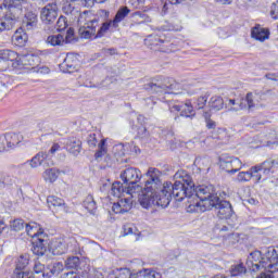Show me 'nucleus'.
Returning a JSON list of instances; mask_svg holds the SVG:
<instances>
[{
    "label": "nucleus",
    "mask_w": 278,
    "mask_h": 278,
    "mask_svg": "<svg viewBox=\"0 0 278 278\" xmlns=\"http://www.w3.org/2000/svg\"><path fill=\"white\" fill-rule=\"evenodd\" d=\"M269 35L270 33H268L267 29L262 28V26H255L251 33L252 38H254L255 40H260L261 42H264V40H268Z\"/></svg>",
    "instance_id": "nucleus-25"
},
{
    "label": "nucleus",
    "mask_w": 278,
    "mask_h": 278,
    "mask_svg": "<svg viewBox=\"0 0 278 278\" xmlns=\"http://www.w3.org/2000/svg\"><path fill=\"white\" fill-rule=\"evenodd\" d=\"M148 179L144 185V193L139 198L140 205L146 210L151 205L157 207H168L172 199L182 201L184 199H199V189L204 185L194 186L192 176L186 172H177L175 174V182H165L162 187V173L155 167H150L147 172Z\"/></svg>",
    "instance_id": "nucleus-1"
},
{
    "label": "nucleus",
    "mask_w": 278,
    "mask_h": 278,
    "mask_svg": "<svg viewBox=\"0 0 278 278\" xmlns=\"http://www.w3.org/2000/svg\"><path fill=\"white\" fill-rule=\"evenodd\" d=\"M62 270H64V264L58 262L54 263L53 267L51 269H49L50 273H52V277L53 275H60V273H62Z\"/></svg>",
    "instance_id": "nucleus-53"
},
{
    "label": "nucleus",
    "mask_w": 278,
    "mask_h": 278,
    "mask_svg": "<svg viewBox=\"0 0 278 278\" xmlns=\"http://www.w3.org/2000/svg\"><path fill=\"white\" fill-rule=\"evenodd\" d=\"M0 59L4 64H8V62H14V60H18V53L12 51V50H0Z\"/></svg>",
    "instance_id": "nucleus-30"
},
{
    "label": "nucleus",
    "mask_w": 278,
    "mask_h": 278,
    "mask_svg": "<svg viewBox=\"0 0 278 278\" xmlns=\"http://www.w3.org/2000/svg\"><path fill=\"white\" fill-rule=\"evenodd\" d=\"M62 12L68 16L72 23H77L79 26L78 33L81 38L88 39L92 37H86V33L90 31L92 27H90V21H92V13L85 11L81 13L79 8L75 7L73 2H64L62 5Z\"/></svg>",
    "instance_id": "nucleus-4"
},
{
    "label": "nucleus",
    "mask_w": 278,
    "mask_h": 278,
    "mask_svg": "<svg viewBox=\"0 0 278 278\" xmlns=\"http://www.w3.org/2000/svg\"><path fill=\"white\" fill-rule=\"evenodd\" d=\"M121 179L124 181V184H127V190L126 194H136V192H141L139 194V199L144 194V188L142 190V187L138 185V181L142 179V172L136 167H127L121 173Z\"/></svg>",
    "instance_id": "nucleus-7"
},
{
    "label": "nucleus",
    "mask_w": 278,
    "mask_h": 278,
    "mask_svg": "<svg viewBox=\"0 0 278 278\" xmlns=\"http://www.w3.org/2000/svg\"><path fill=\"white\" fill-rule=\"evenodd\" d=\"M130 18H132V23H138V25H142V23H151V17L140 11L131 13Z\"/></svg>",
    "instance_id": "nucleus-27"
},
{
    "label": "nucleus",
    "mask_w": 278,
    "mask_h": 278,
    "mask_svg": "<svg viewBox=\"0 0 278 278\" xmlns=\"http://www.w3.org/2000/svg\"><path fill=\"white\" fill-rule=\"evenodd\" d=\"M226 240L231 242V244H236L240 240V236L238 233L230 232L226 236Z\"/></svg>",
    "instance_id": "nucleus-57"
},
{
    "label": "nucleus",
    "mask_w": 278,
    "mask_h": 278,
    "mask_svg": "<svg viewBox=\"0 0 278 278\" xmlns=\"http://www.w3.org/2000/svg\"><path fill=\"white\" fill-rule=\"evenodd\" d=\"M27 34L23 29L16 30L12 36V42L15 47H25L27 45Z\"/></svg>",
    "instance_id": "nucleus-24"
},
{
    "label": "nucleus",
    "mask_w": 278,
    "mask_h": 278,
    "mask_svg": "<svg viewBox=\"0 0 278 278\" xmlns=\"http://www.w3.org/2000/svg\"><path fill=\"white\" fill-rule=\"evenodd\" d=\"M75 41V29L68 28L66 31V36L64 38V42L71 43Z\"/></svg>",
    "instance_id": "nucleus-56"
},
{
    "label": "nucleus",
    "mask_w": 278,
    "mask_h": 278,
    "mask_svg": "<svg viewBox=\"0 0 278 278\" xmlns=\"http://www.w3.org/2000/svg\"><path fill=\"white\" fill-rule=\"evenodd\" d=\"M124 236H140V231H138L136 226L127 224L124 226Z\"/></svg>",
    "instance_id": "nucleus-44"
},
{
    "label": "nucleus",
    "mask_w": 278,
    "mask_h": 278,
    "mask_svg": "<svg viewBox=\"0 0 278 278\" xmlns=\"http://www.w3.org/2000/svg\"><path fill=\"white\" fill-rule=\"evenodd\" d=\"M43 237L45 236L37 237L31 240L30 251L34 255H38L39 257H42V255L47 253V240H45Z\"/></svg>",
    "instance_id": "nucleus-12"
},
{
    "label": "nucleus",
    "mask_w": 278,
    "mask_h": 278,
    "mask_svg": "<svg viewBox=\"0 0 278 278\" xmlns=\"http://www.w3.org/2000/svg\"><path fill=\"white\" fill-rule=\"evenodd\" d=\"M180 89L181 85L170 78H164L162 76H159L151 83L144 85V90L152 94H182L184 92L179 91Z\"/></svg>",
    "instance_id": "nucleus-6"
},
{
    "label": "nucleus",
    "mask_w": 278,
    "mask_h": 278,
    "mask_svg": "<svg viewBox=\"0 0 278 278\" xmlns=\"http://www.w3.org/2000/svg\"><path fill=\"white\" fill-rule=\"evenodd\" d=\"M27 266H29V256L27 254L21 255L16 261L14 270H25Z\"/></svg>",
    "instance_id": "nucleus-38"
},
{
    "label": "nucleus",
    "mask_w": 278,
    "mask_h": 278,
    "mask_svg": "<svg viewBox=\"0 0 278 278\" xmlns=\"http://www.w3.org/2000/svg\"><path fill=\"white\" fill-rule=\"evenodd\" d=\"M40 18L43 25H55L58 21V4L48 3L40 11Z\"/></svg>",
    "instance_id": "nucleus-10"
},
{
    "label": "nucleus",
    "mask_w": 278,
    "mask_h": 278,
    "mask_svg": "<svg viewBox=\"0 0 278 278\" xmlns=\"http://www.w3.org/2000/svg\"><path fill=\"white\" fill-rule=\"evenodd\" d=\"M253 110L255 108L254 97L253 93L249 92L247 93L245 99H242L239 101V108H233V110Z\"/></svg>",
    "instance_id": "nucleus-23"
},
{
    "label": "nucleus",
    "mask_w": 278,
    "mask_h": 278,
    "mask_svg": "<svg viewBox=\"0 0 278 278\" xmlns=\"http://www.w3.org/2000/svg\"><path fill=\"white\" fill-rule=\"evenodd\" d=\"M102 53L103 55H117L118 50H116V48H103Z\"/></svg>",
    "instance_id": "nucleus-60"
},
{
    "label": "nucleus",
    "mask_w": 278,
    "mask_h": 278,
    "mask_svg": "<svg viewBox=\"0 0 278 278\" xmlns=\"http://www.w3.org/2000/svg\"><path fill=\"white\" fill-rule=\"evenodd\" d=\"M167 108L172 114H179V116H185V118H190V115L193 116L194 106L191 102L184 104H177L175 100L167 101Z\"/></svg>",
    "instance_id": "nucleus-8"
},
{
    "label": "nucleus",
    "mask_w": 278,
    "mask_h": 278,
    "mask_svg": "<svg viewBox=\"0 0 278 278\" xmlns=\"http://www.w3.org/2000/svg\"><path fill=\"white\" fill-rule=\"evenodd\" d=\"M203 116H204V118H205V121H206V127H207V129H216V122H214V121L211 119V118H212V113L205 111V112L203 113Z\"/></svg>",
    "instance_id": "nucleus-49"
},
{
    "label": "nucleus",
    "mask_w": 278,
    "mask_h": 278,
    "mask_svg": "<svg viewBox=\"0 0 278 278\" xmlns=\"http://www.w3.org/2000/svg\"><path fill=\"white\" fill-rule=\"evenodd\" d=\"M3 151H10L8 149V141L5 139V135H0V153Z\"/></svg>",
    "instance_id": "nucleus-58"
},
{
    "label": "nucleus",
    "mask_w": 278,
    "mask_h": 278,
    "mask_svg": "<svg viewBox=\"0 0 278 278\" xmlns=\"http://www.w3.org/2000/svg\"><path fill=\"white\" fill-rule=\"evenodd\" d=\"M65 149L66 151L72 153V155H79V153H81V140L75 137L67 139V142L65 143Z\"/></svg>",
    "instance_id": "nucleus-18"
},
{
    "label": "nucleus",
    "mask_w": 278,
    "mask_h": 278,
    "mask_svg": "<svg viewBox=\"0 0 278 278\" xmlns=\"http://www.w3.org/2000/svg\"><path fill=\"white\" fill-rule=\"evenodd\" d=\"M50 249L52 251V255H64V253L73 251L71 245L66 244V241H64V239H56L52 241Z\"/></svg>",
    "instance_id": "nucleus-14"
},
{
    "label": "nucleus",
    "mask_w": 278,
    "mask_h": 278,
    "mask_svg": "<svg viewBox=\"0 0 278 278\" xmlns=\"http://www.w3.org/2000/svg\"><path fill=\"white\" fill-rule=\"evenodd\" d=\"M132 205L134 200H131V198H122L118 200L117 203L113 204L112 210L114 214H126V212H129V210H131Z\"/></svg>",
    "instance_id": "nucleus-13"
},
{
    "label": "nucleus",
    "mask_w": 278,
    "mask_h": 278,
    "mask_svg": "<svg viewBox=\"0 0 278 278\" xmlns=\"http://www.w3.org/2000/svg\"><path fill=\"white\" fill-rule=\"evenodd\" d=\"M123 192H125V189H123V184H121L119 181H115L112 184L111 194L113 197H117V199H121V194H123Z\"/></svg>",
    "instance_id": "nucleus-40"
},
{
    "label": "nucleus",
    "mask_w": 278,
    "mask_h": 278,
    "mask_svg": "<svg viewBox=\"0 0 278 278\" xmlns=\"http://www.w3.org/2000/svg\"><path fill=\"white\" fill-rule=\"evenodd\" d=\"M131 13L128 7H122L116 12L113 20L110 18V11L99 10L96 15H92V20H89L91 27L90 31L85 33L86 38H103L108 34L109 29H118V24L123 23L127 16Z\"/></svg>",
    "instance_id": "nucleus-3"
},
{
    "label": "nucleus",
    "mask_w": 278,
    "mask_h": 278,
    "mask_svg": "<svg viewBox=\"0 0 278 278\" xmlns=\"http://www.w3.org/2000/svg\"><path fill=\"white\" fill-rule=\"evenodd\" d=\"M210 112H220L225 108V100L220 96H213L208 101Z\"/></svg>",
    "instance_id": "nucleus-22"
},
{
    "label": "nucleus",
    "mask_w": 278,
    "mask_h": 278,
    "mask_svg": "<svg viewBox=\"0 0 278 278\" xmlns=\"http://www.w3.org/2000/svg\"><path fill=\"white\" fill-rule=\"evenodd\" d=\"M270 16L275 21H278V1L274 2L270 10Z\"/></svg>",
    "instance_id": "nucleus-59"
},
{
    "label": "nucleus",
    "mask_w": 278,
    "mask_h": 278,
    "mask_svg": "<svg viewBox=\"0 0 278 278\" xmlns=\"http://www.w3.org/2000/svg\"><path fill=\"white\" fill-rule=\"evenodd\" d=\"M81 264L79 256H70L65 261V268L77 270Z\"/></svg>",
    "instance_id": "nucleus-37"
},
{
    "label": "nucleus",
    "mask_w": 278,
    "mask_h": 278,
    "mask_svg": "<svg viewBox=\"0 0 278 278\" xmlns=\"http://www.w3.org/2000/svg\"><path fill=\"white\" fill-rule=\"evenodd\" d=\"M47 203L50 210H55L56 207H62L65 205L64 200L55 195H49L47 198Z\"/></svg>",
    "instance_id": "nucleus-32"
},
{
    "label": "nucleus",
    "mask_w": 278,
    "mask_h": 278,
    "mask_svg": "<svg viewBox=\"0 0 278 278\" xmlns=\"http://www.w3.org/2000/svg\"><path fill=\"white\" fill-rule=\"evenodd\" d=\"M22 25L28 31L31 29H36L38 27V14L33 11L26 12Z\"/></svg>",
    "instance_id": "nucleus-16"
},
{
    "label": "nucleus",
    "mask_w": 278,
    "mask_h": 278,
    "mask_svg": "<svg viewBox=\"0 0 278 278\" xmlns=\"http://www.w3.org/2000/svg\"><path fill=\"white\" fill-rule=\"evenodd\" d=\"M198 202L189 204L188 212H197L199 214L215 207L217 216L222 220L225 218H231L233 215L231 203L227 200H222L216 194V188H214V185H203L198 188Z\"/></svg>",
    "instance_id": "nucleus-2"
},
{
    "label": "nucleus",
    "mask_w": 278,
    "mask_h": 278,
    "mask_svg": "<svg viewBox=\"0 0 278 278\" xmlns=\"http://www.w3.org/2000/svg\"><path fill=\"white\" fill-rule=\"evenodd\" d=\"M111 84H114V77H106L100 85H91L90 88H109Z\"/></svg>",
    "instance_id": "nucleus-52"
},
{
    "label": "nucleus",
    "mask_w": 278,
    "mask_h": 278,
    "mask_svg": "<svg viewBox=\"0 0 278 278\" xmlns=\"http://www.w3.org/2000/svg\"><path fill=\"white\" fill-rule=\"evenodd\" d=\"M269 263V266L278 264V247H269L263 251H254L250 253L247 261V266L253 273L260 270L262 267H266V264Z\"/></svg>",
    "instance_id": "nucleus-5"
},
{
    "label": "nucleus",
    "mask_w": 278,
    "mask_h": 278,
    "mask_svg": "<svg viewBox=\"0 0 278 278\" xmlns=\"http://www.w3.org/2000/svg\"><path fill=\"white\" fill-rule=\"evenodd\" d=\"M45 181H49L50 184H53L58 180V177H60V170L56 168H48L43 172L42 175Z\"/></svg>",
    "instance_id": "nucleus-29"
},
{
    "label": "nucleus",
    "mask_w": 278,
    "mask_h": 278,
    "mask_svg": "<svg viewBox=\"0 0 278 278\" xmlns=\"http://www.w3.org/2000/svg\"><path fill=\"white\" fill-rule=\"evenodd\" d=\"M263 175H264L263 170H261L257 165L252 166L250 168V177L251 179H254L255 184H260V181H262Z\"/></svg>",
    "instance_id": "nucleus-39"
},
{
    "label": "nucleus",
    "mask_w": 278,
    "mask_h": 278,
    "mask_svg": "<svg viewBox=\"0 0 278 278\" xmlns=\"http://www.w3.org/2000/svg\"><path fill=\"white\" fill-rule=\"evenodd\" d=\"M52 273L48 269L46 271H39L38 274H35V278H51Z\"/></svg>",
    "instance_id": "nucleus-61"
},
{
    "label": "nucleus",
    "mask_w": 278,
    "mask_h": 278,
    "mask_svg": "<svg viewBox=\"0 0 278 278\" xmlns=\"http://www.w3.org/2000/svg\"><path fill=\"white\" fill-rule=\"evenodd\" d=\"M61 278H81V277H79V274L75 271H67L62 274Z\"/></svg>",
    "instance_id": "nucleus-63"
},
{
    "label": "nucleus",
    "mask_w": 278,
    "mask_h": 278,
    "mask_svg": "<svg viewBox=\"0 0 278 278\" xmlns=\"http://www.w3.org/2000/svg\"><path fill=\"white\" fill-rule=\"evenodd\" d=\"M261 268H264V271H262L256 278H275L278 275V263L270 265L268 262L265 267Z\"/></svg>",
    "instance_id": "nucleus-20"
},
{
    "label": "nucleus",
    "mask_w": 278,
    "mask_h": 278,
    "mask_svg": "<svg viewBox=\"0 0 278 278\" xmlns=\"http://www.w3.org/2000/svg\"><path fill=\"white\" fill-rule=\"evenodd\" d=\"M97 135L96 134H89L87 137V144L90 147V149H94L97 147Z\"/></svg>",
    "instance_id": "nucleus-55"
},
{
    "label": "nucleus",
    "mask_w": 278,
    "mask_h": 278,
    "mask_svg": "<svg viewBox=\"0 0 278 278\" xmlns=\"http://www.w3.org/2000/svg\"><path fill=\"white\" fill-rule=\"evenodd\" d=\"M106 140L101 139V141L98 143V151L94 153V160L99 162V160H102L103 155L108 153V146Z\"/></svg>",
    "instance_id": "nucleus-34"
},
{
    "label": "nucleus",
    "mask_w": 278,
    "mask_h": 278,
    "mask_svg": "<svg viewBox=\"0 0 278 278\" xmlns=\"http://www.w3.org/2000/svg\"><path fill=\"white\" fill-rule=\"evenodd\" d=\"M60 67L63 73H75L77 71V58L73 54H67Z\"/></svg>",
    "instance_id": "nucleus-17"
},
{
    "label": "nucleus",
    "mask_w": 278,
    "mask_h": 278,
    "mask_svg": "<svg viewBox=\"0 0 278 278\" xmlns=\"http://www.w3.org/2000/svg\"><path fill=\"white\" fill-rule=\"evenodd\" d=\"M18 23L16 15H12V13H5L4 16L0 17V34L2 31H10L14 26Z\"/></svg>",
    "instance_id": "nucleus-15"
},
{
    "label": "nucleus",
    "mask_w": 278,
    "mask_h": 278,
    "mask_svg": "<svg viewBox=\"0 0 278 278\" xmlns=\"http://www.w3.org/2000/svg\"><path fill=\"white\" fill-rule=\"evenodd\" d=\"M83 205L87 208L89 214H94L97 211V202L92 195H87L83 202Z\"/></svg>",
    "instance_id": "nucleus-35"
},
{
    "label": "nucleus",
    "mask_w": 278,
    "mask_h": 278,
    "mask_svg": "<svg viewBox=\"0 0 278 278\" xmlns=\"http://www.w3.org/2000/svg\"><path fill=\"white\" fill-rule=\"evenodd\" d=\"M25 229H26V233L27 236H29L30 238L36 239V238H40L42 236H45L41 231H40V227L38 226V224L36 223H29L25 225Z\"/></svg>",
    "instance_id": "nucleus-26"
},
{
    "label": "nucleus",
    "mask_w": 278,
    "mask_h": 278,
    "mask_svg": "<svg viewBox=\"0 0 278 278\" xmlns=\"http://www.w3.org/2000/svg\"><path fill=\"white\" fill-rule=\"evenodd\" d=\"M4 138L7 140V148L9 150L14 149L16 144H21V142H23V135L16 132H7Z\"/></svg>",
    "instance_id": "nucleus-19"
},
{
    "label": "nucleus",
    "mask_w": 278,
    "mask_h": 278,
    "mask_svg": "<svg viewBox=\"0 0 278 278\" xmlns=\"http://www.w3.org/2000/svg\"><path fill=\"white\" fill-rule=\"evenodd\" d=\"M148 42H150V47L151 49H153V47H160V45H164V42H167L166 40L162 39L160 36L155 35H150L148 36Z\"/></svg>",
    "instance_id": "nucleus-42"
},
{
    "label": "nucleus",
    "mask_w": 278,
    "mask_h": 278,
    "mask_svg": "<svg viewBox=\"0 0 278 278\" xmlns=\"http://www.w3.org/2000/svg\"><path fill=\"white\" fill-rule=\"evenodd\" d=\"M23 66H38L40 63V58L35 54H26L21 58Z\"/></svg>",
    "instance_id": "nucleus-28"
},
{
    "label": "nucleus",
    "mask_w": 278,
    "mask_h": 278,
    "mask_svg": "<svg viewBox=\"0 0 278 278\" xmlns=\"http://www.w3.org/2000/svg\"><path fill=\"white\" fill-rule=\"evenodd\" d=\"M129 3L135 10H143L147 0H130Z\"/></svg>",
    "instance_id": "nucleus-54"
},
{
    "label": "nucleus",
    "mask_w": 278,
    "mask_h": 278,
    "mask_svg": "<svg viewBox=\"0 0 278 278\" xmlns=\"http://www.w3.org/2000/svg\"><path fill=\"white\" fill-rule=\"evenodd\" d=\"M140 275L146 278H162V274L153 269H144L143 271H140Z\"/></svg>",
    "instance_id": "nucleus-47"
},
{
    "label": "nucleus",
    "mask_w": 278,
    "mask_h": 278,
    "mask_svg": "<svg viewBox=\"0 0 278 278\" xmlns=\"http://www.w3.org/2000/svg\"><path fill=\"white\" fill-rule=\"evenodd\" d=\"M26 225L27 224H25V220L23 219H14L13 222H11L10 227L12 231H23Z\"/></svg>",
    "instance_id": "nucleus-43"
},
{
    "label": "nucleus",
    "mask_w": 278,
    "mask_h": 278,
    "mask_svg": "<svg viewBox=\"0 0 278 278\" xmlns=\"http://www.w3.org/2000/svg\"><path fill=\"white\" fill-rule=\"evenodd\" d=\"M12 278H36L34 271L14 270Z\"/></svg>",
    "instance_id": "nucleus-45"
},
{
    "label": "nucleus",
    "mask_w": 278,
    "mask_h": 278,
    "mask_svg": "<svg viewBox=\"0 0 278 278\" xmlns=\"http://www.w3.org/2000/svg\"><path fill=\"white\" fill-rule=\"evenodd\" d=\"M26 0H4L3 5L7 7V14H11V16H16V20L21 18V14H23V3Z\"/></svg>",
    "instance_id": "nucleus-11"
},
{
    "label": "nucleus",
    "mask_w": 278,
    "mask_h": 278,
    "mask_svg": "<svg viewBox=\"0 0 278 278\" xmlns=\"http://www.w3.org/2000/svg\"><path fill=\"white\" fill-rule=\"evenodd\" d=\"M207 105V96H201L194 103L195 110H203Z\"/></svg>",
    "instance_id": "nucleus-48"
},
{
    "label": "nucleus",
    "mask_w": 278,
    "mask_h": 278,
    "mask_svg": "<svg viewBox=\"0 0 278 278\" xmlns=\"http://www.w3.org/2000/svg\"><path fill=\"white\" fill-rule=\"evenodd\" d=\"M47 270H49V268H47L45 264L40 262H35V265L33 267V275H37L38 273H45Z\"/></svg>",
    "instance_id": "nucleus-51"
},
{
    "label": "nucleus",
    "mask_w": 278,
    "mask_h": 278,
    "mask_svg": "<svg viewBox=\"0 0 278 278\" xmlns=\"http://www.w3.org/2000/svg\"><path fill=\"white\" fill-rule=\"evenodd\" d=\"M237 181H239V182L251 181V170H249V172H240L237 175Z\"/></svg>",
    "instance_id": "nucleus-50"
},
{
    "label": "nucleus",
    "mask_w": 278,
    "mask_h": 278,
    "mask_svg": "<svg viewBox=\"0 0 278 278\" xmlns=\"http://www.w3.org/2000/svg\"><path fill=\"white\" fill-rule=\"evenodd\" d=\"M66 27H68V21H66V17L61 15L55 23V28L58 31H64Z\"/></svg>",
    "instance_id": "nucleus-46"
},
{
    "label": "nucleus",
    "mask_w": 278,
    "mask_h": 278,
    "mask_svg": "<svg viewBox=\"0 0 278 278\" xmlns=\"http://www.w3.org/2000/svg\"><path fill=\"white\" fill-rule=\"evenodd\" d=\"M138 135L140 136V138H147L149 137V131L144 127H140L138 129Z\"/></svg>",
    "instance_id": "nucleus-64"
},
{
    "label": "nucleus",
    "mask_w": 278,
    "mask_h": 278,
    "mask_svg": "<svg viewBox=\"0 0 278 278\" xmlns=\"http://www.w3.org/2000/svg\"><path fill=\"white\" fill-rule=\"evenodd\" d=\"M49 154L47 152H39L37 153L31 160L27 161L31 168H38V166H43L47 164V159Z\"/></svg>",
    "instance_id": "nucleus-21"
},
{
    "label": "nucleus",
    "mask_w": 278,
    "mask_h": 278,
    "mask_svg": "<svg viewBox=\"0 0 278 278\" xmlns=\"http://www.w3.org/2000/svg\"><path fill=\"white\" fill-rule=\"evenodd\" d=\"M276 162L275 160H267L261 164H257L256 166L260 167L261 170H263V175L265 177H268L270 173H273V167L275 166Z\"/></svg>",
    "instance_id": "nucleus-31"
},
{
    "label": "nucleus",
    "mask_w": 278,
    "mask_h": 278,
    "mask_svg": "<svg viewBox=\"0 0 278 278\" xmlns=\"http://www.w3.org/2000/svg\"><path fill=\"white\" fill-rule=\"evenodd\" d=\"M230 274L232 277H238L240 275L247 274V267L242 263L233 265L230 269Z\"/></svg>",
    "instance_id": "nucleus-41"
},
{
    "label": "nucleus",
    "mask_w": 278,
    "mask_h": 278,
    "mask_svg": "<svg viewBox=\"0 0 278 278\" xmlns=\"http://www.w3.org/2000/svg\"><path fill=\"white\" fill-rule=\"evenodd\" d=\"M47 45L51 47H62V45H64V36L61 34L50 35L47 38Z\"/></svg>",
    "instance_id": "nucleus-33"
},
{
    "label": "nucleus",
    "mask_w": 278,
    "mask_h": 278,
    "mask_svg": "<svg viewBox=\"0 0 278 278\" xmlns=\"http://www.w3.org/2000/svg\"><path fill=\"white\" fill-rule=\"evenodd\" d=\"M108 278H131L129 268L116 269L109 274Z\"/></svg>",
    "instance_id": "nucleus-36"
},
{
    "label": "nucleus",
    "mask_w": 278,
    "mask_h": 278,
    "mask_svg": "<svg viewBox=\"0 0 278 278\" xmlns=\"http://www.w3.org/2000/svg\"><path fill=\"white\" fill-rule=\"evenodd\" d=\"M219 166L229 175H235V173H238L242 168V161L236 156H222L219 159Z\"/></svg>",
    "instance_id": "nucleus-9"
},
{
    "label": "nucleus",
    "mask_w": 278,
    "mask_h": 278,
    "mask_svg": "<svg viewBox=\"0 0 278 278\" xmlns=\"http://www.w3.org/2000/svg\"><path fill=\"white\" fill-rule=\"evenodd\" d=\"M52 273L48 269L46 271H39L38 274H35V278H51Z\"/></svg>",
    "instance_id": "nucleus-62"
}]
</instances>
